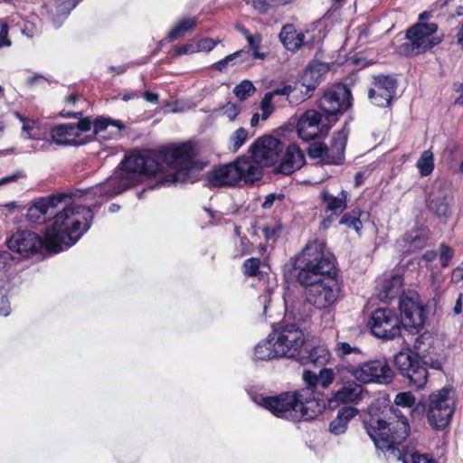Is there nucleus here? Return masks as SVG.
Returning a JSON list of instances; mask_svg holds the SVG:
<instances>
[{
    "label": "nucleus",
    "instance_id": "bf43d9fd",
    "mask_svg": "<svg viewBox=\"0 0 463 463\" xmlns=\"http://www.w3.org/2000/svg\"><path fill=\"white\" fill-rule=\"evenodd\" d=\"M217 45V42L213 41L212 38H203L197 43L198 52L204 51L210 52Z\"/></svg>",
    "mask_w": 463,
    "mask_h": 463
},
{
    "label": "nucleus",
    "instance_id": "2eb2a0df",
    "mask_svg": "<svg viewBox=\"0 0 463 463\" xmlns=\"http://www.w3.org/2000/svg\"><path fill=\"white\" fill-rule=\"evenodd\" d=\"M271 335L275 337V346L284 353L280 354L282 357L296 359L307 342L303 331L295 323L284 320L273 326Z\"/></svg>",
    "mask_w": 463,
    "mask_h": 463
},
{
    "label": "nucleus",
    "instance_id": "a18cd8bd",
    "mask_svg": "<svg viewBox=\"0 0 463 463\" xmlns=\"http://www.w3.org/2000/svg\"><path fill=\"white\" fill-rule=\"evenodd\" d=\"M394 403L403 408H413L416 403L415 396L411 392H402L396 394Z\"/></svg>",
    "mask_w": 463,
    "mask_h": 463
},
{
    "label": "nucleus",
    "instance_id": "680f3d73",
    "mask_svg": "<svg viewBox=\"0 0 463 463\" xmlns=\"http://www.w3.org/2000/svg\"><path fill=\"white\" fill-rule=\"evenodd\" d=\"M240 243L241 249L240 255L242 256L250 254L253 251V244L247 236L243 235L242 237H241Z\"/></svg>",
    "mask_w": 463,
    "mask_h": 463
},
{
    "label": "nucleus",
    "instance_id": "7c9ffc66",
    "mask_svg": "<svg viewBox=\"0 0 463 463\" xmlns=\"http://www.w3.org/2000/svg\"><path fill=\"white\" fill-rule=\"evenodd\" d=\"M426 204L430 212L439 219L446 222L451 215L450 202L446 194H430Z\"/></svg>",
    "mask_w": 463,
    "mask_h": 463
},
{
    "label": "nucleus",
    "instance_id": "9b49d317",
    "mask_svg": "<svg viewBox=\"0 0 463 463\" xmlns=\"http://www.w3.org/2000/svg\"><path fill=\"white\" fill-rule=\"evenodd\" d=\"M348 367H340L339 375L352 374L361 383L388 384L392 382L395 373L385 357L359 363L357 365L347 364Z\"/></svg>",
    "mask_w": 463,
    "mask_h": 463
},
{
    "label": "nucleus",
    "instance_id": "09e8293b",
    "mask_svg": "<svg viewBox=\"0 0 463 463\" xmlns=\"http://www.w3.org/2000/svg\"><path fill=\"white\" fill-rule=\"evenodd\" d=\"M273 98L271 97V94H269L268 92L265 93L264 97L262 98L260 101V109L262 111L261 118L262 120H266L269 118V116L273 113L275 107L272 103Z\"/></svg>",
    "mask_w": 463,
    "mask_h": 463
},
{
    "label": "nucleus",
    "instance_id": "6ab92c4d",
    "mask_svg": "<svg viewBox=\"0 0 463 463\" xmlns=\"http://www.w3.org/2000/svg\"><path fill=\"white\" fill-rule=\"evenodd\" d=\"M373 87L368 90V98L378 107L387 108L392 104L398 87L397 79L392 75H375Z\"/></svg>",
    "mask_w": 463,
    "mask_h": 463
},
{
    "label": "nucleus",
    "instance_id": "bb28decb",
    "mask_svg": "<svg viewBox=\"0 0 463 463\" xmlns=\"http://www.w3.org/2000/svg\"><path fill=\"white\" fill-rule=\"evenodd\" d=\"M74 123H64L53 127L51 129L50 137L57 145L80 146L84 142L80 139L75 132Z\"/></svg>",
    "mask_w": 463,
    "mask_h": 463
},
{
    "label": "nucleus",
    "instance_id": "0eeeda50",
    "mask_svg": "<svg viewBox=\"0 0 463 463\" xmlns=\"http://www.w3.org/2000/svg\"><path fill=\"white\" fill-rule=\"evenodd\" d=\"M262 177L258 165L247 156H240L231 163L219 165L211 169L205 176L209 188L232 187L243 180L253 184Z\"/></svg>",
    "mask_w": 463,
    "mask_h": 463
},
{
    "label": "nucleus",
    "instance_id": "e2e57ef3",
    "mask_svg": "<svg viewBox=\"0 0 463 463\" xmlns=\"http://www.w3.org/2000/svg\"><path fill=\"white\" fill-rule=\"evenodd\" d=\"M24 177H25V174L21 170H17L16 172H14L12 175H8L3 178H0V186L9 184V183H12V182H15L18 179L24 178Z\"/></svg>",
    "mask_w": 463,
    "mask_h": 463
},
{
    "label": "nucleus",
    "instance_id": "3c124183",
    "mask_svg": "<svg viewBox=\"0 0 463 463\" xmlns=\"http://www.w3.org/2000/svg\"><path fill=\"white\" fill-rule=\"evenodd\" d=\"M282 231L281 224L266 225L262 229L263 236L267 242L275 241Z\"/></svg>",
    "mask_w": 463,
    "mask_h": 463
},
{
    "label": "nucleus",
    "instance_id": "e433bc0d",
    "mask_svg": "<svg viewBox=\"0 0 463 463\" xmlns=\"http://www.w3.org/2000/svg\"><path fill=\"white\" fill-rule=\"evenodd\" d=\"M363 213L364 212L360 208L355 207L341 216L339 224L354 229L360 235L363 230V222L361 221Z\"/></svg>",
    "mask_w": 463,
    "mask_h": 463
},
{
    "label": "nucleus",
    "instance_id": "72a5a7b5",
    "mask_svg": "<svg viewBox=\"0 0 463 463\" xmlns=\"http://www.w3.org/2000/svg\"><path fill=\"white\" fill-rule=\"evenodd\" d=\"M236 29L243 35L247 42L249 52H251L252 58L255 60H264L267 57V53L260 52L262 45V35L256 32L251 33L246 27L242 25L236 26Z\"/></svg>",
    "mask_w": 463,
    "mask_h": 463
},
{
    "label": "nucleus",
    "instance_id": "de8ad7c7",
    "mask_svg": "<svg viewBox=\"0 0 463 463\" xmlns=\"http://www.w3.org/2000/svg\"><path fill=\"white\" fill-rule=\"evenodd\" d=\"M21 119L24 121L23 118H21ZM22 129L23 133H25L28 138L33 139L35 141L40 140L43 137V132H41L40 128L36 126L34 121L32 123L24 122Z\"/></svg>",
    "mask_w": 463,
    "mask_h": 463
},
{
    "label": "nucleus",
    "instance_id": "a19ab883",
    "mask_svg": "<svg viewBox=\"0 0 463 463\" xmlns=\"http://www.w3.org/2000/svg\"><path fill=\"white\" fill-rule=\"evenodd\" d=\"M261 261L260 258L250 257L245 260L241 265L242 273L248 278H255L261 275Z\"/></svg>",
    "mask_w": 463,
    "mask_h": 463
},
{
    "label": "nucleus",
    "instance_id": "412c9836",
    "mask_svg": "<svg viewBox=\"0 0 463 463\" xmlns=\"http://www.w3.org/2000/svg\"><path fill=\"white\" fill-rule=\"evenodd\" d=\"M300 353L296 360L305 366L324 367L331 358V354L325 345L315 344L313 341H307Z\"/></svg>",
    "mask_w": 463,
    "mask_h": 463
},
{
    "label": "nucleus",
    "instance_id": "603ef678",
    "mask_svg": "<svg viewBox=\"0 0 463 463\" xmlns=\"http://www.w3.org/2000/svg\"><path fill=\"white\" fill-rule=\"evenodd\" d=\"M9 25L6 22L0 20V49L9 47L12 43L8 37Z\"/></svg>",
    "mask_w": 463,
    "mask_h": 463
},
{
    "label": "nucleus",
    "instance_id": "c03bdc74",
    "mask_svg": "<svg viewBox=\"0 0 463 463\" xmlns=\"http://www.w3.org/2000/svg\"><path fill=\"white\" fill-rule=\"evenodd\" d=\"M248 131L244 128H239L232 133L230 138L232 143V146L230 148L233 152H237L248 140Z\"/></svg>",
    "mask_w": 463,
    "mask_h": 463
},
{
    "label": "nucleus",
    "instance_id": "c9c22d12",
    "mask_svg": "<svg viewBox=\"0 0 463 463\" xmlns=\"http://www.w3.org/2000/svg\"><path fill=\"white\" fill-rule=\"evenodd\" d=\"M403 241L408 244V251H414L427 246L429 235L425 232L411 231L405 233Z\"/></svg>",
    "mask_w": 463,
    "mask_h": 463
},
{
    "label": "nucleus",
    "instance_id": "f03ea898",
    "mask_svg": "<svg viewBox=\"0 0 463 463\" xmlns=\"http://www.w3.org/2000/svg\"><path fill=\"white\" fill-rule=\"evenodd\" d=\"M303 380L307 386V389L262 397L261 406L278 418L293 421L315 419L321 412V409L318 402L315 398H310L308 392L309 391L314 392L318 386L326 389L335 380L337 382V365L335 370L324 366L318 374L310 370H305Z\"/></svg>",
    "mask_w": 463,
    "mask_h": 463
},
{
    "label": "nucleus",
    "instance_id": "774afa93",
    "mask_svg": "<svg viewBox=\"0 0 463 463\" xmlns=\"http://www.w3.org/2000/svg\"><path fill=\"white\" fill-rule=\"evenodd\" d=\"M437 257H438V252L433 250H426L423 253L422 260L426 263H430V262H432Z\"/></svg>",
    "mask_w": 463,
    "mask_h": 463
},
{
    "label": "nucleus",
    "instance_id": "39448f33",
    "mask_svg": "<svg viewBox=\"0 0 463 463\" xmlns=\"http://www.w3.org/2000/svg\"><path fill=\"white\" fill-rule=\"evenodd\" d=\"M72 197L67 193H57L46 197L35 199L27 209L26 219L35 224L45 223L52 219L57 221L58 216L65 213L79 215V228L82 231V236L90 229L94 219L92 209L88 206L71 203Z\"/></svg>",
    "mask_w": 463,
    "mask_h": 463
},
{
    "label": "nucleus",
    "instance_id": "37998d69",
    "mask_svg": "<svg viewBox=\"0 0 463 463\" xmlns=\"http://www.w3.org/2000/svg\"><path fill=\"white\" fill-rule=\"evenodd\" d=\"M255 90L256 89L252 82L244 80L233 89V93L240 100H245L247 98L253 95Z\"/></svg>",
    "mask_w": 463,
    "mask_h": 463
},
{
    "label": "nucleus",
    "instance_id": "1a4fd4ad",
    "mask_svg": "<svg viewBox=\"0 0 463 463\" xmlns=\"http://www.w3.org/2000/svg\"><path fill=\"white\" fill-rule=\"evenodd\" d=\"M150 163H152L156 173L163 169V164L175 166H183L197 163L195 157L197 156L194 144L192 141H184L180 143H171L160 146L157 149H146Z\"/></svg>",
    "mask_w": 463,
    "mask_h": 463
},
{
    "label": "nucleus",
    "instance_id": "c756f323",
    "mask_svg": "<svg viewBox=\"0 0 463 463\" xmlns=\"http://www.w3.org/2000/svg\"><path fill=\"white\" fill-rule=\"evenodd\" d=\"M358 414V410L351 406H344L338 410L336 417L329 424V431L340 435L346 431L349 421Z\"/></svg>",
    "mask_w": 463,
    "mask_h": 463
},
{
    "label": "nucleus",
    "instance_id": "423d86ee",
    "mask_svg": "<svg viewBox=\"0 0 463 463\" xmlns=\"http://www.w3.org/2000/svg\"><path fill=\"white\" fill-rule=\"evenodd\" d=\"M156 174L146 150L134 152L124 157L118 165V172L106 181L105 194L114 197L136 186L141 175L150 176Z\"/></svg>",
    "mask_w": 463,
    "mask_h": 463
},
{
    "label": "nucleus",
    "instance_id": "4be33fe9",
    "mask_svg": "<svg viewBox=\"0 0 463 463\" xmlns=\"http://www.w3.org/2000/svg\"><path fill=\"white\" fill-rule=\"evenodd\" d=\"M305 164L306 157L302 150L297 144H290L281 154L279 165L274 168V172L289 175L301 169Z\"/></svg>",
    "mask_w": 463,
    "mask_h": 463
},
{
    "label": "nucleus",
    "instance_id": "f257e3e1",
    "mask_svg": "<svg viewBox=\"0 0 463 463\" xmlns=\"http://www.w3.org/2000/svg\"><path fill=\"white\" fill-rule=\"evenodd\" d=\"M288 283L304 288L306 301L319 310L329 309L339 300L341 283L334 259L325 254L321 244H307L290 262L284 265Z\"/></svg>",
    "mask_w": 463,
    "mask_h": 463
},
{
    "label": "nucleus",
    "instance_id": "473e14b6",
    "mask_svg": "<svg viewBox=\"0 0 463 463\" xmlns=\"http://www.w3.org/2000/svg\"><path fill=\"white\" fill-rule=\"evenodd\" d=\"M275 337L269 335V337L259 343L254 349V359L260 361H269L281 358L280 354H284L282 350H279L275 345Z\"/></svg>",
    "mask_w": 463,
    "mask_h": 463
},
{
    "label": "nucleus",
    "instance_id": "69168bd1",
    "mask_svg": "<svg viewBox=\"0 0 463 463\" xmlns=\"http://www.w3.org/2000/svg\"><path fill=\"white\" fill-rule=\"evenodd\" d=\"M338 214L331 213L328 214L326 218L323 219V221L320 223V229L327 230L332 222L335 220L336 217H338Z\"/></svg>",
    "mask_w": 463,
    "mask_h": 463
},
{
    "label": "nucleus",
    "instance_id": "4d7b16f0",
    "mask_svg": "<svg viewBox=\"0 0 463 463\" xmlns=\"http://www.w3.org/2000/svg\"><path fill=\"white\" fill-rule=\"evenodd\" d=\"M197 52H198V47L196 46V43H187L182 44L179 47H177L175 49V55L182 56L184 54L194 53Z\"/></svg>",
    "mask_w": 463,
    "mask_h": 463
},
{
    "label": "nucleus",
    "instance_id": "864d4df0",
    "mask_svg": "<svg viewBox=\"0 0 463 463\" xmlns=\"http://www.w3.org/2000/svg\"><path fill=\"white\" fill-rule=\"evenodd\" d=\"M431 335L429 332H424L415 338L413 348L414 353L426 352L425 341L431 339Z\"/></svg>",
    "mask_w": 463,
    "mask_h": 463
},
{
    "label": "nucleus",
    "instance_id": "338daca9",
    "mask_svg": "<svg viewBox=\"0 0 463 463\" xmlns=\"http://www.w3.org/2000/svg\"><path fill=\"white\" fill-rule=\"evenodd\" d=\"M142 97L148 102L157 104L159 101V96L150 90H146L142 93Z\"/></svg>",
    "mask_w": 463,
    "mask_h": 463
},
{
    "label": "nucleus",
    "instance_id": "a211bd4d",
    "mask_svg": "<svg viewBox=\"0 0 463 463\" xmlns=\"http://www.w3.org/2000/svg\"><path fill=\"white\" fill-rule=\"evenodd\" d=\"M340 367H348L347 364L342 363L337 364V383H341V387L334 392L332 398L328 400L329 406L333 403H352L357 402L362 399V392L364 387L362 384L356 383V380L352 374L339 375Z\"/></svg>",
    "mask_w": 463,
    "mask_h": 463
},
{
    "label": "nucleus",
    "instance_id": "5701e85b",
    "mask_svg": "<svg viewBox=\"0 0 463 463\" xmlns=\"http://www.w3.org/2000/svg\"><path fill=\"white\" fill-rule=\"evenodd\" d=\"M322 76L320 65H308L300 79L295 81L301 94L297 101H305L309 99L320 84Z\"/></svg>",
    "mask_w": 463,
    "mask_h": 463
},
{
    "label": "nucleus",
    "instance_id": "f704fd0d",
    "mask_svg": "<svg viewBox=\"0 0 463 463\" xmlns=\"http://www.w3.org/2000/svg\"><path fill=\"white\" fill-rule=\"evenodd\" d=\"M198 24L196 17L180 20L168 33L167 38L170 42L182 39L188 32L192 31Z\"/></svg>",
    "mask_w": 463,
    "mask_h": 463
},
{
    "label": "nucleus",
    "instance_id": "f8f14e48",
    "mask_svg": "<svg viewBox=\"0 0 463 463\" xmlns=\"http://www.w3.org/2000/svg\"><path fill=\"white\" fill-rule=\"evenodd\" d=\"M317 106L327 121L334 125L353 106V96L350 89L343 83H337L326 89L317 100Z\"/></svg>",
    "mask_w": 463,
    "mask_h": 463
},
{
    "label": "nucleus",
    "instance_id": "0e129e2a",
    "mask_svg": "<svg viewBox=\"0 0 463 463\" xmlns=\"http://www.w3.org/2000/svg\"><path fill=\"white\" fill-rule=\"evenodd\" d=\"M229 60H231L229 57H224L223 59L214 62L211 68L218 71H223L229 66Z\"/></svg>",
    "mask_w": 463,
    "mask_h": 463
},
{
    "label": "nucleus",
    "instance_id": "2f4dec72",
    "mask_svg": "<svg viewBox=\"0 0 463 463\" xmlns=\"http://www.w3.org/2000/svg\"><path fill=\"white\" fill-rule=\"evenodd\" d=\"M347 192L342 190L337 196L332 195L328 190L320 193L321 201L326 203V211L340 215L347 207Z\"/></svg>",
    "mask_w": 463,
    "mask_h": 463
},
{
    "label": "nucleus",
    "instance_id": "9d476101",
    "mask_svg": "<svg viewBox=\"0 0 463 463\" xmlns=\"http://www.w3.org/2000/svg\"><path fill=\"white\" fill-rule=\"evenodd\" d=\"M437 31L436 23L418 22L410 26L405 33L407 42L402 45V52L406 56L426 53L443 40V35H436Z\"/></svg>",
    "mask_w": 463,
    "mask_h": 463
},
{
    "label": "nucleus",
    "instance_id": "6e6d98bb",
    "mask_svg": "<svg viewBox=\"0 0 463 463\" xmlns=\"http://www.w3.org/2000/svg\"><path fill=\"white\" fill-rule=\"evenodd\" d=\"M234 55H236L237 60L241 66H249L252 65L253 62H251V53L249 51L246 50H239L234 52Z\"/></svg>",
    "mask_w": 463,
    "mask_h": 463
},
{
    "label": "nucleus",
    "instance_id": "79ce46f5",
    "mask_svg": "<svg viewBox=\"0 0 463 463\" xmlns=\"http://www.w3.org/2000/svg\"><path fill=\"white\" fill-rule=\"evenodd\" d=\"M327 150V146L323 142H313L310 143L307 148V153L308 156L312 159L320 158L323 164L326 165V153Z\"/></svg>",
    "mask_w": 463,
    "mask_h": 463
},
{
    "label": "nucleus",
    "instance_id": "aec40b11",
    "mask_svg": "<svg viewBox=\"0 0 463 463\" xmlns=\"http://www.w3.org/2000/svg\"><path fill=\"white\" fill-rule=\"evenodd\" d=\"M251 149L254 156L260 158L269 167L279 163L284 144L275 137L266 136L257 139L251 145Z\"/></svg>",
    "mask_w": 463,
    "mask_h": 463
},
{
    "label": "nucleus",
    "instance_id": "8fccbe9b",
    "mask_svg": "<svg viewBox=\"0 0 463 463\" xmlns=\"http://www.w3.org/2000/svg\"><path fill=\"white\" fill-rule=\"evenodd\" d=\"M335 354L341 359H344L350 354H361V351L357 347H353L347 342H338L335 349Z\"/></svg>",
    "mask_w": 463,
    "mask_h": 463
},
{
    "label": "nucleus",
    "instance_id": "58836bf2",
    "mask_svg": "<svg viewBox=\"0 0 463 463\" xmlns=\"http://www.w3.org/2000/svg\"><path fill=\"white\" fill-rule=\"evenodd\" d=\"M61 116L63 118H78V123H74L75 132L80 137L81 132H87L90 130L91 127H93V121L90 119V118H83L81 111H70L63 109L61 111Z\"/></svg>",
    "mask_w": 463,
    "mask_h": 463
},
{
    "label": "nucleus",
    "instance_id": "393cba45",
    "mask_svg": "<svg viewBox=\"0 0 463 463\" xmlns=\"http://www.w3.org/2000/svg\"><path fill=\"white\" fill-rule=\"evenodd\" d=\"M122 121L109 117L99 116L93 121V133L104 139H114L120 137L125 129Z\"/></svg>",
    "mask_w": 463,
    "mask_h": 463
},
{
    "label": "nucleus",
    "instance_id": "f3484780",
    "mask_svg": "<svg viewBox=\"0 0 463 463\" xmlns=\"http://www.w3.org/2000/svg\"><path fill=\"white\" fill-rule=\"evenodd\" d=\"M399 310L402 326L406 331L414 335L419 334L423 329L427 319V311L425 307L420 302V297L417 293L410 296H401Z\"/></svg>",
    "mask_w": 463,
    "mask_h": 463
},
{
    "label": "nucleus",
    "instance_id": "ea45409f",
    "mask_svg": "<svg viewBox=\"0 0 463 463\" xmlns=\"http://www.w3.org/2000/svg\"><path fill=\"white\" fill-rule=\"evenodd\" d=\"M416 165L421 176L430 175L434 169V158L432 152L430 150L423 151L417 161Z\"/></svg>",
    "mask_w": 463,
    "mask_h": 463
},
{
    "label": "nucleus",
    "instance_id": "4c0bfd02",
    "mask_svg": "<svg viewBox=\"0 0 463 463\" xmlns=\"http://www.w3.org/2000/svg\"><path fill=\"white\" fill-rule=\"evenodd\" d=\"M269 94H271V97L274 99L276 96H285L287 100L290 104H300L303 101H297V99L301 96L298 90V87L296 85V82L291 84H286L282 87H278L273 89L271 91L268 92Z\"/></svg>",
    "mask_w": 463,
    "mask_h": 463
},
{
    "label": "nucleus",
    "instance_id": "4468645a",
    "mask_svg": "<svg viewBox=\"0 0 463 463\" xmlns=\"http://www.w3.org/2000/svg\"><path fill=\"white\" fill-rule=\"evenodd\" d=\"M367 326L371 334L383 341L394 340L402 335V321L390 307H377L371 312Z\"/></svg>",
    "mask_w": 463,
    "mask_h": 463
},
{
    "label": "nucleus",
    "instance_id": "13d9d810",
    "mask_svg": "<svg viewBox=\"0 0 463 463\" xmlns=\"http://www.w3.org/2000/svg\"><path fill=\"white\" fill-rule=\"evenodd\" d=\"M52 139L49 138V135L47 131H43V137L36 141V143L33 146L34 149H40V150H49L50 147L52 146Z\"/></svg>",
    "mask_w": 463,
    "mask_h": 463
},
{
    "label": "nucleus",
    "instance_id": "dca6fc26",
    "mask_svg": "<svg viewBox=\"0 0 463 463\" xmlns=\"http://www.w3.org/2000/svg\"><path fill=\"white\" fill-rule=\"evenodd\" d=\"M334 124L327 121L323 112L308 109L299 116L297 121V133L298 137L305 141H312L321 137H326Z\"/></svg>",
    "mask_w": 463,
    "mask_h": 463
},
{
    "label": "nucleus",
    "instance_id": "49530a36",
    "mask_svg": "<svg viewBox=\"0 0 463 463\" xmlns=\"http://www.w3.org/2000/svg\"><path fill=\"white\" fill-rule=\"evenodd\" d=\"M454 250L449 245L446 243H441L439 245L438 255L442 268L449 267L451 260L454 257Z\"/></svg>",
    "mask_w": 463,
    "mask_h": 463
},
{
    "label": "nucleus",
    "instance_id": "ddd939ff",
    "mask_svg": "<svg viewBox=\"0 0 463 463\" xmlns=\"http://www.w3.org/2000/svg\"><path fill=\"white\" fill-rule=\"evenodd\" d=\"M394 364L398 373L408 380L411 387L423 388L429 378L426 362L411 350L401 351L394 356Z\"/></svg>",
    "mask_w": 463,
    "mask_h": 463
},
{
    "label": "nucleus",
    "instance_id": "5fc2aeb1",
    "mask_svg": "<svg viewBox=\"0 0 463 463\" xmlns=\"http://www.w3.org/2000/svg\"><path fill=\"white\" fill-rule=\"evenodd\" d=\"M223 114L226 115L230 120H234L241 112L238 105L228 102L222 107Z\"/></svg>",
    "mask_w": 463,
    "mask_h": 463
},
{
    "label": "nucleus",
    "instance_id": "cd10ccee",
    "mask_svg": "<svg viewBox=\"0 0 463 463\" xmlns=\"http://www.w3.org/2000/svg\"><path fill=\"white\" fill-rule=\"evenodd\" d=\"M279 38L283 46L290 52H297L305 44V34L298 33L292 24L282 26Z\"/></svg>",
    "mask_w": 463,
    "mask_h": 463
},
{
    "label": "nucleus",
    "instance_id": "a878e982",
    "mask_svg": "<svg viewBox=\"0 0 463 463\" xmlns=\"http://www.w3.org/2000/svg\"><path fill=\"white\" fill-rule=\"evenodd\" d=\"M403 277L399 274L384 278L377 286V296L383 302H390L402 291Z\"/></svg>",
    "mask_w": 463,
    "mask_h": 463
},
{
    "label": "nucleus",
    "instance_id": "7ed1b4c3",
    "mask_svg": "<svg viewBox=\"0 0 463 463\" xmlns=\"http://www.w3.org/2000/svg\"><path fill=\"white\" fill-rule=\"evenodd\" d=\"M63 213L58 216L45 232L43 239L30 230H19L6 240L10 250L23 258H29L44 248L49 253H59L68 250L82 237L80 230L79 215Z\"/></svg>",
    "mask_w": 463,
    "mask_h": 463
},
{
    "label": "nucleus",
    "instance_id": "b1692460",
    "mask_svg": "<svg viewBox=\"0 0 463 463\" xmlns=\"http://www.w3.org/2000/svg\"><path fill=\"white\" fill-rule=\"evenodd\" d=\"M347 139L348 129L345 127L334 133L326 153V165H339L344 163Z\"/></svg>",
    "mask_w": 463,
    "mask_h": 463
},
{
    "label": "nucleus",
    "instance_id": "052dcab7",
    "mask_svg": "<svg viewBox=\"0 0 463 463\" xmlns=\"http://www.w3.org/2000/svg\"><path fill=\"white\" fill-rule=\"evenodd\" d=\"M11 307L6 293L0 290V315L7 316L10 313Z\"/></svg>",
    "mask_w": 463,
    "mask_h": 463
},
{
    "label": "nucleus",
    "instance_id": "6e6552de",
    "mask_svg": "<svg viewBox=\"0 0 463 463\" xmlns=\"http://www.w3.org/2000/svg\"><path fill=\"white\" fill-rule=\"evenodd\" d=\"M456 403V389L452 385H445L429 395L427 405L419 402L414 411L421 407L426 411L430 426L435 430H442L450 424Z\"/></svg>",
    "mask_w": 463,
    "mask_h": 463
},
{
    "label": "nucleus",
    "instance_id": "20e7f679",
    "mask_svg": "<svg viewBox=\"0 0 463 463\" xmlns=\"http://www.w3.org/2000/svg\"><path fill=\"white\" fill-rule=\"evenodd\" d=\"M390 411L391 414L384 418L371 416L364 424L375 448L402 463H436L432 456L420 453L414 448H399L410 435L411 427L401 410L392 406Z\"/></svg>",
    "mask_w": 463,
    "mask_h": 463
},
{
    "label": "nucleus",
    "instance_id": "c85d7f7f",
    "mask_svg": "<svg viewBox=\"0 0 463 463\" xmlns=\"http://www.w3.org/2000/svg\"><path fill=\"white\" fill-rule=\"evenodd\" d=\"M196 165L197 163H193L178 166V169L175 172L165 175L159 178L156 182V186H165L176 183L185 184L189 181L194 182V180H192L191 174L196 168Z\"/></svg>",
    "mask_w": 463,
    "mask_h": 463
}]
</instances>
